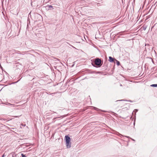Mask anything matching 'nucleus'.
<instances>
[{"mask_svg":"<svg viewBox=\"0 0 157 157\" xmlns=\"http://www.w3.org/2000/svg\"><path fill=\"white\" fill-rule=\"evenodd\" d=\"M151 86L154 87H157V84H153L151 85Z\"/></svg>","mask_w":157,"mask_h":157,"instance_id":"20e7f679","label":"nucleus"},{"mask_svg":"<svg viewBox=\"0 0 157 157\" xmlns=\"http://www.w3.org/2000/svg\"><path fill=\"white\" fill-rule=\"evenodd\" d=\"M48 7L49 8L52 7V6L51 5L49 6Z\"/></svg>","mask_w":157,"mask_h":157,"instance_id":"423d86ee","label":"nucleus"},{"mask_svg":"<svg viewBox=\"0 0 157 157\" xmlns=\"http://www.w3.org/2000/svg\"><path fill=\"white\" fill-rule=\"evenodd\" d=\"M21 155L22 157H26L25 155H24L23 154H21Z\"/></svg>","mask_w":157,"mask_h":157,"instance_id":"39448f33","label":"nucleus"},{"mask_svg":"<svg viewBox=\"0 0 157 157\" xmlns=\"http://www.w3.org/2000/svg\"><path fill=\"white\" fill-rule=\"evenodd\" d=\"M109 61L110 62H114V58H112L111 56H109Z\"/></svg>","mask_w":157,"mask_h":157,"instance_id":"7ed1b4c3","label":"nucleus"},{"mask_svg":"<svg viewBox=\"0 0 157 157\" xmlns=\"http://www.w3.org/2000/svg\"><path fill=\"white\" fill-rule=\"evenodd\" d=\"M95 64L98 67H100L102 64V62H101V59H99L97 58L95 59L94 61Z\"/></svg>","mask_w":157,"mask_h":157,"instance_id":"f257e3e1","label":"nucleus"},{"mask_svg":"<svg viewBox=\"0 0 157 157\" xmlns=\"http://www.w3.org/2000/svg\"><path fill=\"white\" fill-rule=\"evenodd\" d=\"M65 139L66 143L67 146H71L70 145V141L71 139L69 136H65Z\"/></svg>","mask_w":157,"mask_h":157,"instance_id":"f03ea898","label":"nucleus"},{"mask_svg":"<svg viewBox=\"0 0 157 157\" xmlns=\"http://www.w3.org/2000/svg\"><path fill=\"white\" fill-rule=\"evenodd\" d=\"M135 0H134V2L135 1Z\"/></svg>","mask_w":157,"mask_h":157,"instance_id":"6e6552de","label":"nucleus"},{"mask_svg":"<svg viewBox=\"0 0 157 157\" xmlns=\"http://www.w3.org/2000/svg\"><path fill=\"white\" fill-rule=\"evenodd\" d=\"M117 64L118 65H119V63H119V61H117Z\"/></svg>","mask_w":157,"mask_h":157,"instance_id":"0eeeda50","label":"nucleus"}]
</instances>
